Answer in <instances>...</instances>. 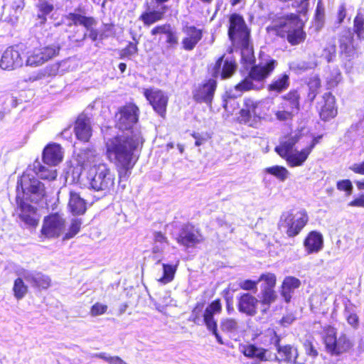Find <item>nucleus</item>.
<instances>
[{
    "label": "nucleus",
    "instance_id": "f257e3e1",
    "mask_svg": "<svg viewBox=\"0 0 364 364\" xmlns=\"http://www.w3.org/2000/svg\"><path fill=\"white\" fill-rule=\"evenodd\" d=\"M143 142L140 133L117 134L105 141V154L115 166L119 178H127L130 176L138 160L135 152Z\"/></svg>",
    "mask_w": 364,
    "mask_h": 364
},
{
    "label": "nucleus",
    "instance_id": "f03ea898",
    "mask_svg": "<svg viewBox=\"0 0 364 364\" xmlns=\"http://www.w3.org/2000/svg\"><path fill=\"white\" fill-rule=\"evenodd\" d=\"M304 25L299 14L289 13L274 18L271 25L267 27V31L295 46L306 41Z\"/></svg>",
    "mask_w": 364,
    "mask_h": 364
},
{
    "label": "nucleus",
    "instance_id": "7ed1b4c3",
    "mask_svg": "<svg viewBox=\"0 0 364 364\" xmlns=\"http://www.w3.org/2000/svg\"><path fill=\"white\" fill-rule=\"evenodd\" d=\"M204 306V302H196L191 310L188 321L197 326L204 325L215 336L219 344H226L227 342L223 340L218 331L217 319L215 318V316L220 314L223 310L220 299L217 298L213 300L205 309Z\"/></svg>",
    "mask_w": 364,
    "mask_h": 364
},
{
    "label": "nucleus",
    "instance_id": "20e7f679",
    "mask_svg": "<svg viewBox=\"0 0 364 364\" xmlns=\"http://www.w3.org/2000/svg\"><path fill=\"white\" fill-rule=\"evenodd\" d=\"M323 136V134L313 136L311 141L304 148L291 154L294 146L299 141L300 134H288L284 136L274 150L282 158L287 161L290 167L301 166L308 159L314 147L320 143Z\"/></svg>",
    "mask_w": 364,
    "mask_h": 364
},
{
    "label": "nucleus",
    "instance_id": "39448f33",
    "mask_svg": "<svg viewBox=\"0 0 364 364\" xmlns=\"http://www.w3.org/2000/svg\"><path fill=\"white\" fill-rule=\"evenodd\" d=\"M228 34L230 40L240 49L242 58L247 61L254 58V48L250 41V29L244 18L233 13L229 17Z\"/></svg>",
    "mask_w": 364,
    "mask_h": 364
},
{
    "label": "nucleus",
    "instance_id": "423d86ee",
    "mask_svg": "<svg viewBox=\"0 0 364 364\" xmlns=\"http://www.w3.org/2000/svg\"><path fill=\"white\" fill-rule=\"evenodd\" d=\"M277 65V60L272 58L252 65L247 75L234 86L235 90L243 93L250 90H260Z\"/></svg>",
    "mask_w": 364,
    "mask_h": 364
},
{
    "label": "nucleus",
    "instance_id": "0eeeda50",
    "mask_svg": "<svg viewBox=\"0 0 364 364\" xmlns=\"http://www.w3.org/2000/svg\"><path fill=\"white\" fill-rule=\"evenodd\" d=\"M323 331L322 341L329 355L339 357L353 351L355 343L346 333H342L338 336L336 328L331 325L324 326Z\"/></svg>",
    "mask_w": 364,
    "mask_h": 364
},
{
    "label": "nucleus",
    "instance_id": "6e6552de",
    "mask_svg": "<svg viewBox=\"0 0 364 364\" xmlns=\"http://www.w3.org/2000/svg\"><path fill=\"white\" fill-rule=\"evenodd\" d=\"M257 337L259 338L260 344H265V341L268 340L269 343L275 346L277 351L275 360L278 363L287 364L297 363L299 358L298 348L292 344L282 345V336L274 329L268 328L263 333L256 334L253 339H255Z\"/></svg>",
    "mask_w": 364,
    "mask_h": 364
},
{
    "label": "nucleus",
    "instance_id": "1a4fd4ad",
    "mask_svg": "<svg viewBox=\"0 0 364 364\" xmlns=\"http://www.w3.org/2000/svg\"><path fill=\"white\" fill-rule=\"evenodd\" d=\"M87 178L90 188L95 191L109 192L114 188L115 177L105 163L90 166Z\"/></svg>",
    "mask_w": 364,
    "mask_h": 364
},
{
    "label": "nucleus",
    "instance_id": "9d476101",
    "mask_svg": "<svg viewBox=\"0 0 364 364\" xmlns=\"http://www.w3.org/2000/svg\"><path fill=\"white\" fill-rule=\"evenodd\" d=\"M309 220V217L305 209L296 212L290 210L280 216L278 229L284 230L288 237H295L302 232Z\"/></svg>",
    "mask_w": 364,
    "mask_h": 364
},
{
    "label": "nucleus",
    "instance_id": "9b49d317",
    "mask_svg": "<svg viewBox=\"0 0 364 364\" xmlns=\"http://www.w3.org/2000/svg\"><path fill=\"white\" fill-rule=\"evenodd\" d=\"M17 191L21 189L20 195H26L25 200L38 203L46 197L45 185L37 178L28 173L24 172L17 182Z\"/></svg>",
    "mask_w": 364,
    "mask_h": 364
},
{
    "label": "nucleus",
    "instance_id": "f8f14e48",
    "mask_svg": "<svg viewBox=\"0 0 364 364\" xmlns=\"http://www.w3.org/2000/svg\"><path fill=\"white\" fill-rule=\"evenodd\" d=\"M140 109L134 102L118 107L114 116V127L120 131H129L139 122Z\"/></svg>",
    "mask_w": 364,
    "mask_h": 364
},
{
    "label": "nucleus",
    "instance_id": "ddd939ff",
    "mask_svg": "<svg viewBox=\"0 0 364 364\" xmlns=\"http://www.w3.org/2000/svg\"><path fill=\"white\" fill-rule=\"evenodd\" d=\"M281 99L282 102L274 112L275 118L280 122L291 121L300 110V94L297 90H291Z\"/></svg>",
    "mask_w": 364,
    "mask_h": 364
},
{
    "label": "nucleus",
    "instance_id": "4468645a",
    "mask_svg": "<svg viewBox=\"0 0 364 364\" xmlns=\"http://www.w3.org/2000/svg\"><path fill=\"white\" fill-rule=\"evenodd\" d=\"M59 44L38 46L27 52L25 64L30 67H38L59 55Z\"/></svg>",
    "mask_w": 364,
    "mask_h": 364
},
{
    "label": "nucleus",
    "instance_id": "2eb2a0df",
    "mask_svg": "<svg viewBox=\"0 0 364 364\" xmlns=\"http://www.w3.org/2000/svg\"><path fill=\"white\" fill-rule=\"evenodd\" d=\"M237 68V63L235 58H225V54H223L213 64L208 67V73L216 80L218 77L221 80H226L236 73Z\"/></svg>",
    "mask_w": 364,
    "mask_h": 364
},
{
    "label": "nucleus",
    "instance_id": "dca6fc26",
    "mask_svg": "<svg viewBox=\"0 0 364 364\" xmlns=\"http://www.w3.org/2000/svg\"><path fill=\"white\" fill-rule=\"evenodd\" d=\"M259 102L251 97H246L243 100L242 107L240 109L237 121L240 124L251 127H257L262 117L257 112Z\"/></svg>",
    "mask_w": 364,
    "mask_h": 364
},
{
    "label": "nucleus",
    "instance_id": "f3484780",
    "mask_svg": "<svg viewBox=\"0 0 364 364\" xmlns=\"http://www.w3.org/2000/svg\"><path fill=\"white\" fill-rule=\"evenodd\" d=\"M65 219L58 212L51 213L45 216L41 229V235L44 238L60 237L65 227Z\"/></svg>",
    "mask_w": 364,
    "mask_h": 364
},
{
    "label": "nucleus",
    "instance_id": "a211bd4d",
    "mask_svg": "<svg viewBox=\"0 0 364 364\" xmlns=\"http://www.w3.org/2000/svg\"><path fill=\"white\" fill-rule=\"evenodd\" d=\"M143 95L151 106L154 111L164 119L168 103V95L161 90L156 87H148L143 90Z\"/></svg>",
    "mask_w": 364,
    "mask_h": 364
},
{
    "label": "nucleus",
    "instance_id": "6ab92c4d",
    "mask_svg": "<svg viewBox=\"0 0 364 364\" xmlns=\"http://www.w3.org/2000/svg\"><path fill=\"white\" fill-rule=\"evenodd\" d=\"M26 48L19 45L8 47L0 59V68L4 70H14L23 64Z\"/></svg>",
    "mask_w": 364,
    "mask_h": 364
},
{
    "label": "nucleus",
    "instance_id": "aec40b11",
    "mask_svg": "<svg viewBox=\"0 0 364 364\" xmlns=\"http://www.w3.org/2000/svg\"><path fill=\"white\" fill-rule=\"evenodd\" d=\"M16 203L18 211L19 219L28 227L36 228L39 223V216L37 208L26 203L25 197L18 192L16 196Z\"/></svg>",
    "mask_w": 364,
    "mask_h": 364
},
{
    "label": "nucleus",
    "instance_id": "412c9836",
    "mask_svg": "<svg viewBox=\"0 0 364 364\" xmlns=\"http://www.w3.org/2000/svg\"><path fill=\"white\" fill-rule=\"evenodd\" d=\"M218 87L217 80L211 77L203 80L192 91L193 99L197 103L211 105Z\"/></svg>",
    "mask_w": 364,
    "mask_h": 364
},
{
    "label": "nucleus",
    "instance_id": "4be33fe9",
    "mask_svg": "<svg viewBox=\"0 0 364 364\" xmlns=\"http://www.w3.org/2000/svg\"><path fill=\"white\" fill-rule=\"evenodd\" d=\"M176 240L180 245L189 248L203 242L205 238L200 230L196 228L193 223H187L181 227Z\"/></svg>",
    "mask_w": 364,
    "mask_h": 364
},
{
    "label": "nucleus",
    "instance_id": "5701e85b",
    "mask_svg": "<svg viewBox=\"0 0 364 364\" xmlns=\"http://www.w3.org/2000/svg\"><path fill=\"white\" fill-rule=\"evenodd\" d=\"M316 109L321 119L324 122L336 117L338 109L335 96L331 92L323 93L316 103Z\"/></svg>",
    "mask_w": 364,
    "mask_h": 364
},
{
    "label": "nucleus",
    "instance_id": "b1692460",
    "mask_svg": "<svg viewBox=\"0 0 364 364\" xmlns=\"http://www.w3.org/2000/svg\"><path fill=\"white\" fill-rule=\"evenodd\" d=\"M73 132L76 138L82 142L90 141L92 136L91 119L87 114L82 112L73 123Z\"/></svg>",
    "mask_w": 364,
    "mask_h": 364
},
{
    "label": "nucleus",
    "instance_id": "393cba45",
    "mask_svg": "<svg viewBox=\"0 0 364 364\" xmlns=\"http://www.w3.org/2000/svg\"><path fill=\"white\" fill-rule=\"evenodd\" d=\"M259 300L249 292L242 293L237 298V308L240 313L255 316L258 312Z\"/></svg>",
    "mask_w": 364,
    "mask_h": 364
},
{
    "label": "nucleus",
    "instance_id": "a878e982",
    "mask_svg": "<svg viewBox=\"0 0 364 364\" xmlns=\"http://www.w3.org/2000/svg\"><path fill=\"white\" fill-rule=\"evenodd\" d=\"M182 31L185 36L181 42V48L186 51L193 50L203 38V30L195 26H186Z\"/></svg>",
    "mask_w": 364,
    "mask_h": 364
},
{
    "label": "nucleus",
    "instance_id": "bb28decb",
    "mask_svg": "<svg viewBox=\"0 0 364 364\" xmlns=\"http://www.w3.org/2000/svg\"><path fill=\"white\" fill-rule=\"evenodd\" d=\"M169 7L162 5L159 9H153L146 5V9L139 16V20L142 22L145 27H149L165 18Z\"/></svg>",
    "mask_w": 364,
    "mask_h": 364
},
{
    "label": "nucleus",
    "instance_id": "cd10ccee",
    "mask_svg": "<svg viewBox=\"0 0 364 364\" xmlns=\"http://www.w3.org/2000/svg\"><path fill=\"white\" fill-rule=\"evenodd\" d=\"M150 33L153 36L158 34L165 35V43L167 48L175 49L179 43L178 33L169 23H164L154 26L151 30Z\"/></svg>",
    "mask_w": 364,
    "mask_h": 364
},
{
    "label": "nucleus",
    "instance_id": "c85d7f7f",
    "mask_svg": "<svg viewBox=\"0 0 364 364\" xmlns=\"http://www.w3.org/2000/svg\"><path fill=\"white\" fill-rule=\"evenodd\" d=\"M63 158V152L60 144L50 143L43 150L42 160L48 165L57 166Z\"/></svg>",
    "mask_w": 364,
    "mask_h": 364
},
{
    "label": "nucleus",
    "instance_id": "c756f323",
    "mask_svg": "<svg viewBox=\"0 0 364 364\" xmlns=\"http://www.w3.org/2000/svg\"><path fill=\"white\" fill-rule=\"evenodd\" d=\"M239 350L245 357L249 359H256L260 362H267L269 360L267 356L268 349L257 347L254 343H247L240 344Z\"/></svg>",
    "mask_w": 364,
    "mask_h": 364
},
{
    "label": "nucleus",
    "instance_id": "7c9ffc66",
    "mask_svg": "<svg viewBox=\"0 0 364 364\" xmlns=\"http://www.w3.org/2000/svg\"><path fill=\"white\" fill-rule=\"evenodd\" d=\"M75 11L79 13L70 12L65 16L68 21L67 24L68 26L81 25L85 28H90L97 24V20L93 16L81 14V13H84L82 9L77 8Z\"/></svg>",
    "mask_w": 364,
    "mask_h": 364
},
{
    "label": "nucleus",
    "instance_id": "2f4dec72",
    "mask_svg": "<svg viewBox=\"0 0 364 364\" xmlns=\"http://www.w3.org/2000/svg\"><path fill=\"white\" fill-rule=\"evenodd\" d=\"M303 245L307 254L318 253L323 247L322 234L316 230L309 232L303 241Z\"/></svg>",
    "mask_w": 364,
    "mask_h": 364
},
{
    "label": "nucleus",
    "instance_id": "473e14b6",
    "mask_svg": "<svg viewBox=\"0 0 364 364\" xmlns=\"http://www.w3.org/2000/svg\"><path fill=\"white\" fill-rule=\"evenodd\" d=\"M301 284V281L293 276H287L283 279L280 287V294L286 303H289L295 289H299Z\"/></svg>",
    "mask_w": 364,
    "mask_h": 364
},
{
    "label": "nucleus",
    "instance_id": "72a5a7b5",
    "mask_svg": "<svg viewBox=\"0 0 364 364\" xmlns=\"http://www.w3.org/2000/svg\"><path fill=\"white\" fill-rule=\"evenodd\" d=\"M68 208L73 215H81L85 214L87 210V203L80 197L79 193L71 191L70 192Z\"/></svg>",
    "mask_w": 364,
    "mask_h": 364
},
{
    "label": "nucleus",
    "instance_id": "f704fd0d",
    "mask_svg": "<svg viewBox=\"0 0 364 364\" xmlns=\"http://www.w3.org/2000/svg\"><path fill=\"white\" fill-rule=\"evenodd\" d=\"M36 8L37 9V14L35 16L36 26H43L47 22V16L54 10V5L47 0H38Z\"/></svg>",
    "mask_w": 364,
    "mask_h": 364
},
{
    "label": "nucleus",
    "instance_id": "c9c22d12",
    "mask_svg": "<svg viewBox=\"0 0 364 364\" xmlns=\"http://www.w3.org/2000/svg\"><path fill=\"white\" fill-rule=\"evenodd\" d=\"M339 49L341 54L346 57H354L356 54V46L354 44L353 34L348 31V33L339 38Z\"/></svg>",
    "mask_w": 364,
    "mask_h": 364
},
{
    "label": "nucleus",
    "instance_id": "e433bc0d",
    "mask_svg": "<svg viewBox=\"0 0 364 364\" xmlns=\"http://www.w3.org/2000/svg\"><path fill=\"white\" fill-rule=\"evenodd\" d=\"M289 85V75L287 73H283L274 78L267 85V89L269 92L281 93L287 90Z\"/></svg>",
    "mask_w": 364,
    "mask_h": 364
},
{
    "label": "nucleus",
    "instance_id": "4c0bfd02",
    "mask_svg": "<svg viewBox=\"0 0 364 364\" xmlns=\"http://www.w3.org/2000/svg\"><path fill=\"white\" fill-rule=\"evenodd\" d=\"M178 264V260L174 264L163 263V274L162 276L157 279L158 282L161 284H167L171 282L174 279Z\"/></svg>",
    "mask_w": 364,
    "mask_h": 364
},
{
    "label": "nucleus",
    "instance_id": "58836bf2",
    "mask_svg": "<svg viewBox=\"0 0 364 364\" xmlns=\"http://www.w3.org/2000/svg\"><path fill=\"white\" fill-rule=\"evenodd\" d=\"M33 171L42 180L54 181L58 175L55 169L48 168L39 162L34 164Z\"/></svg>",
    "mask_w": 364,
    "mask_h": 364
},
{
    "label": "nucleus",
    "instance_id": "ea45409f",
    "mask_svg": "<svg viewBox=\"0 0 364 364\" xmlns=\"http://www.w3.org/2000/svg\"><path fill=\"white\" fill-rule=\"evenodd\" d=\"M220 328L224 333L233 334L240 329L239 321L235 318L225 317L220 321Z\"/></svg>",
    "mask_w": 364,
    "mask_h": 364
},
{
    "label": "nucleus",
    "instance_id": "a19ab883",
    "mask_svg": "<svg viewBox=\"0 0 364 364\" xmlns=\"http://www.w3.org/2000/svg\"><path fill=\"white\" fill-rule=\"evenodd\" d=\"M307 99L310 103H312L315 100L321 87V80L320 77L318 75L310 77L307 82Z\"/></svg>",
    "mask_w": 364,
    "mask_h": 364
},
{
    "label": "nucleus",
    "instance_id": "79ce46f5",
    "mask_svg": "<svg viewBox=\"0 0 364 364\" xmlns=\"http://www.w3.org/2000/svg\"><path fill=\"white\" fill-rule=\"evenodd\" d=\"M28 280L34 287L41 289H48L50 285V278L41 273H37L35 275L29 277Z\"/></svg>",
    "mask_w": 364,
    "mask_h": 364
},
{
    "label": "nucleus",
    "instance_id": "37998d69",
    "mask_svg": "<svg viewBox=\"0 0 364 364\" xmlns=\"http://www.w3.org/2000/svg\"><path fill=\"white\" fill-rule=\"evenodd\" d=\"M265 172L274 176L280 181H284L289 176V171L284 166H272L265 168Z\"/></svg>",
    "mask_w": 364,
    "mask_h": 364
},
{
    "label": "nucleus",
    "instance_id": "c03bdc74",
    "mask_svg": "<svg viewBox=\"0 0 364 364\" xmlns=\"http://www.w3.org/2000/svg\"><path fill=\"white\" fill-rule=\"evenodd\" d=\"M82 223V219L73 218L70 220V223L68 226L67 232L64 234L63 237V240H68L77 235L81 230Z\"/></svg>",
    "mask_w": 364,
    "mask_h": 364
},
{
    "label": "nucleus",
    "instance_id": "a18cd8bd",
    "mask_svg": "<svg viewBox=\"0 0 364 364\" xmlns=\"http://www.w3.org/2000/svg\"><path fill=\"white\" fill-rule=\"evenodd\" d=\"M55 74V70H53L52 67L47 66L45 68L38 70L30 75L26 79V82H33L38 80H41L46 77L50 76Z\"/></svg>",
    "mask_w": 364,
    "mask_h": 364
},
{
    "label": "nucleus",
    "instance_id": "49530a36",
    "mask_svg": "<svg viewBox=\"0 0 364 364\" xmlns=\"http://www.w3.org/2000/svg\"><path fill=\"white\" fill-rule=\"evenodd\" d=\"M139 41L134 38V41L129 42L127 46L119 51V58H129L132 55L138 53Z\"/></svg>",
    "mask_w": 364,
    "mask_h": 364
},
{
    "label": "nucleus",
    "instance_id": "de8ad7c7",
    "mask_svg": "<svg viewBox=\"0 0 364 364\" xmlns=\"http://www.w3.org/2000/svg\"><path fill=\"white\" fill-rule=\"evenodd\" d=\"M277 298V296L274 289L262 288L260 302L262 305H267L269 309L270 305L276 301Z\"/></svg>",
    "mask_w": 364,
    "mask_h": 364
},
{
    "label": "nucleus",
    "instance_id": "09e8293b",
    "mask_svg": "<svg viewBox=\"0 0 364 364\" xmlns=\"http://www.w3.org/2000/svg\"><path fill=\"white\" fill-rule=\"evenodd\" d=\"M13 291L15 298L18 300L25 296L28 291V287L24 284L21 277H18L14 280Z\"/></svg>",
    "mask_w": 364,
    "mask_h": 364
},
{
    "label": "nucleus",
    "instance_id": "8fccbe9b",
    "mask_svg": "<svg viewBox=\"0 0 364 364\" xmlns=\"http://www.w3.org/2000/svg\"><path fill=\"white\" fill-rule=\"evenodd\" d=\"M314 341V338L311 337L310 338L306 339L303 342L302 346L306 355L312 359H316L318 356V350L315 346Z\"/></svg>",
    "mask_w": 364,
    "mask_h": 364
},
{
    "label": "nucleus",
    "instance_id": "3c124183",
    "mask_svg": "<svg viewBox=\"0 0 364 364\" xmlns=\"http://www.w3.org/2000/svg\"><path fill=\"white\" fill-rule=\"evenodd\" d=\"M257 280L258 282H264V286H262V288L274 289L277 284V276L274 273L264 272L260 274Z\"/></svg>",
    "mask_w": 364,
    "mask_h": 364
},
{
    "label": "nucleus",
    "instance_id": "603ef678",
    "mask_svg": "<svg viewBox=\"0 0 364 364\" xmlns=\"http://www.w3.org/2000/svg\"><path fill=\"white\" fill-rule=\"evenodd\" d=\"M87 34L80 28H75L68 35L69 41L75 46L80 45L87 38Z\"/></svg>",
    "mask_w": 364,
    "mask_h": 364
},
{
    "label": "nucleus",
    "instance_id": "864d4df0",
    "mask_svg": "<svg viewBox=\"0 0 364 364\" xmlns=\"http://www.w3.org/2000/svg\"><path fill=\"white\" fill-rule=\"evenodd\" d=\"M353 32L358 38L360 39L364 33V17L361 14H358L353 19Z\"/></svg>",
    "mask_w": 364,
    "mask_h": 364
},
{
    "label": "nucleus",
    "instance_id": "5fc2aeb1",
    "mask_svg": "<svg viewBox=\"0 0 364 364\" xmlns=\"http://www.w3.org/2000/svg\"><path fill=\"white\" fill-rule=\"evenodd\" d=\"M97 156V155L96 154L95 151L91 149L85 150L81 153V157L82 159L81 166H84L94 163Z\"/></svg>",
    "mask_w": 364,
    "mask_h": 364
},
{
    "label": "nucleus",
    "instance_id": "6e6d98bb",
    "mask_svg": "<svg viewBox=\"0 0 364 364\" xmlns=\"http://www.w3.org/2000/svg\"><path fill=\"white\" fill-rule=\"evenodd\" d=\"M107 309V305L96 302L91 306L90 313L92 316H97L106 313Z\"/></svg>",
    "mask_w": 364,
    "mask_h": 364
},
{
    "label": "nucleus",
    "instance_id": "4d7b16f0",
    "mask_svg": "<svg viewBox=\"0 0 364 364\" xmlns=\"http://www.w3.org/2000/svg\"><path fill=\"white\" fill-rule=\"evenodd\" d=\"M109 364H128L119 356H107L105 353H100L96 355Z\"/></svg>",
    "mask_w": 364,
    "mask_h": 364
},
{
    "label": "nucleus",
    "instance_id": "13d9d810",
    "mask_svg": "<svg viewBox=\"0 0 364 364\" xmlns=\"http://www.w3.org/2000/svg\"><path fill=\"white\" fill-rule=\"evenodd\" d=\"M230 288H225L222 291V294L226 304V311L229 314L233 313V311H235L232 305V296H230Z\"/></svg>",
    "mask_w": 364,
    "mask_h": 364
},
{
    "label": "nucleus",
    "instance_id": "bf43d9fd",
    "mask_svg": "<svg viewBox=\"0 0 364 364\" xmlns=\"http://www.w3.org/2000/svg\"><path fill=\"white\" fill-rule=\"evenodd\" d=\"M258 280L253 281L251 279H245L239 284V287L241 289L245 291H256L257 289Z\"/></svg>",
    "mask_w": 364,
    "mask_h": 364
},
{
    "label": "nucleus",
    "instance_id": "052dcab7",
    "mask_svg": "<svg viewBox=\"0 0 364 364\" xmlns=\"http://www.w3.org/2000/svg\"><path fill=\"white\" fill-rule=\"evenodd\" d=\"M337 189L339 191H346L350 195L353 190V185L349 179H343L338 181L336 183Z\"/></svg>",
    "mask_w": 364,
    "mask_h": 364
},
{
    "label": "nucleus",
    "instance_id": "680f3d73",
    "mask_svg": "<svg viewBox=\"0 0 364 364\" xmlns=\"http://www.w3.org/2000/svg\"><path fill=\"white\" fill-rule=\"evenodd\" d=\"M191 136L195 139V145L196 146H200L210 139V136L208 133L200 134L194 132L191 134Z\"/></svg>",
    "mask_w": 364,
    "mask_h": 364
},
{
    "label": "nucleus",
    "instance_id": "e2e57ef3",
    "mask_svg": "<svg viewBox=\"0 0 364 364\" xmlns=\"http://www.w3.org/2000/svg\"><path fill=\"white\" fill-rule=\"evenodd\" d=\"M341 73H337L336 75H332L331 77H328V79L326 81V85L328 89L331 90L336 87L341 81Z\"/></svg>",
    "mask_w": 364,
    "mask_h": 364
},
{
    "label": "nucleus",
    "instance_id": "0e129e2a",
    "mask_svg": "<svg viewBox=\"0 0 364 364\" xmlns=\"http://www.w3.org/2000/svg\"><path fill=\"white\" fill-rule=\"evenodd\" d=\"M336 17L337 23L339 25L341 24L346 17V8L344 4H341L338 6Z\"/></svg>",
    "mask_w": 364,
    "mask_h": 364
},
{
    "label": "nucleus",
    "instance_id": "69168bd1",
    "mask_svg": "<svg viewBox=\"0 0 364 364\" xmlns=\"http://www.w3.org/2000/svg\"><path fill=\"white\" fill-rule=\"evenodd\" d=\"M154 241L155 243L168 244V240L164 233L161 231H156L154 233Z\"/></svg>",
    "mask_w": 364,
    "mask_h": 364
},
{
    "label": "nucleus",
    "instance_id": "338daca9",
    "mask_svg": "<svg viewBox=\"0 0 364 364\" xmlns=\"http://www.w3.org/2000/svg\"><path fill=\"white\" fill-rule=\"evenodd\" d=\"M354 173L364 176V161L353 164L349 167Z\"/></svg>",
    "mask_w": 364,
    "mask_h": 364
},
{
    "label": "nucleus",
    "instance_id": "774afa93",
    "mask_svg": "<svg viewBox=\"0 0 364 364\" xmlns=\"http://www.w3.org/2000/svg\"><path fill=\"white\" fill-rule=\"evenodd\" d=\"M348 205L352 207L363 208H364V193L359 195L358 197L352 200Z\"/></svg>",
    "mask_w": 364,
    "mask_h": 364
}]
</instances>
